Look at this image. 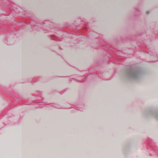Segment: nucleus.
<instances>
[{"instance_id":"f257e3e1","label":"nucleus","mask_w":158,"mask_h":158,"mask_svg":"<svg viewBox=\"0 0 158 158\" xmlns=\"http://www.w3.org/2000/svg\"><path fill=\"white\" fill-rule=\"evenodd\" d=\"M138 73L136 71L133 72H131L129 73L130 76L133 77H135L138 74Z\"/></svg>"},{"instance_id":"f03ea898","label":"nucleus","mask_w":158,"mask_h":158,"mask_svg":"<svg viewBox=\"0 0 158 158\" xmlns=\"http://www.w3.org/2000/svg\"><path fill=\"white\" fill-rule=\"evenodd\" d=\"M147 14H148L149 13V12H148V11H147Z\"/></svg>"}]
</instances>
